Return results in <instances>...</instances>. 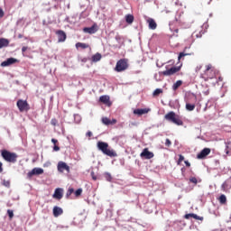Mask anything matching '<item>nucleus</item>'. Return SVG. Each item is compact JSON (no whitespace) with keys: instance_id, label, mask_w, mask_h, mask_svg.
Listing matches in <instances>:
<instances>
[{"instance_id":"nucleus-23","label":"nucleus","mask_w":231,"mask_h":231,"mask_svg":"<svg viewBox=\"0 0 231 231\" xmlns=\"http://www.w3.org/2000/svg\"><path fill=\"white\" fill-rule=\"evenodd\" d=\"M101 60H102V54L98 52L92 56V62H98Z\"/></svg>"},{"instance_id":"nucleus-52","label":"nucleus","mask_w":231,"mask_h":231,"mask_svg":"<svg viewBox=\"0 0 231 231\" xmlns=\"http://www.w3.org/2000/svg\"><path fill=\"white\" fill-rule=\"evenodd\" d=\"M18 39H23V34H18Z\"/></svg>"},{"instance_id":"nucleus-33","label":"nucleus","mask_w":231,"mask_h":231,"mask_svg":"<svg viewBox=\"0 0 231 231\" xmlns=\"http://www.w3.org/2000/svg\"><path fill=\"white\" fill-rule=\"evenodd\" d=\"M75 196L76 198H79L80 196H82V189H78L76 191H75Z\"/></svg>"},{"instance_id":"nucleus-39","label":"nucleus","mask_w":231,"mask_h":231,"mask_svg":"<svg viewBox=\"0 0 231 231\" xmlns=\"http://www.w3.org/2000/svg\"><path fill=\"white\" fill-rule=\"evenodd\" d=\"M202 68H203L202 65L197 66L196 69H195L196 73H199V71H201V69H202Z\"/></svg>"},{"instance_id":"nucleus-2","label":"nucleus","mask_w":231,"mask_h":231,"mask_svg":"<svg viewBox=\"0 0 231 231\" xmlns=\"http://www.w3.org/2000/svg\"><path fill=\"white\" fill-rule=\"evenodd\" d=\"M97 149L106 154V156H109L110 158H116L118 154L115 150L109 149V144L107 143L99 141L97 142Z\"/></svg>"},{"instance_id":"nucleus-8","label":"nucleus","mask_w":231,"mask_h":231,"mask_svg":"<svg viewBox=\"0 0 231 231\" xmlns=\"http://www.w3.org/2000/svg\"><path fill=\"white\" fill-rule=\"evenodd\" d=\"M140 156L142 158H144V160H151L154 158V153L152 152H150L149 148H144L143 152L140 153Z\"/></svg>"},{"instance_id":"nucleus-24","label":"nucleus","mask_w":231,"mask_h":231,"mask_svg":"<svg viewBox=\"0 0 231 231\" xmlns=\"http://www.w3.org/2000/svg\"><path fill=\"white\" fill-rule=\"evenodd\" d=\"M76 48H77V50H79V48H81V50H86V49L89 48V44L78 42V43H76Z\"/></svg>"},{"instance_id":"nucleus-5","label":"nucleus","mask_w":231,"mask_h":231,"mask_svg":"<svg viewBox=\"0 0 231 231\" xmlns=\"http://www.w3.org/2000/svg\"><path fill=\"white\" fill-rule=\"evenodd\" d=\"M129 68V61L127 59H121L119 60L115 67V71L117 73H122V71H125Z\"/></svg>"},{"instance_id":"nucleus-37","label":"nucleus","mask_w":231,"mask_h":231,"mask_svg":"<svg viewBox=\"0 0 231 231\" xmlns=\"http://www.w3.org/2000/svg\"><path fill=\"white\" fill-rule=\"evenodd\" d=\"M187 55H189V54H187V53H185V52H180V53L179 54L178 60H181V58H182V57H187Z\"/></svg>"},{"instance_id":"nucleus-15","label":"nucleus","mask_w":231,"mask_h":231,"mask_svg":"<svg viewBox=\"0 0 231 231\" xmlns=\"http://www.w3.org/2000/svg\"><path fill=\"white\" fill-rule=\"evenodd\" d=\"M58 171L60 172H64V171H67V172H69V166L64 162H60L58 163Z\"/></svg>"},{"instance_id":"nucleus-36","label":"nucleus","mask_w":231,"mask_h":231,"mask_svg":"<svg viewBox=\"0 0 231 231\" xmlns=\"http://www.w3.org/2000/svg\"><path fill=\"white\" fill-rule=\"evenodd\" d=\"M193 219H197L198 221H203V217H199V216L194 214Z\"/></svg>"},{"instance_id":"nucleus-53","label":"nucleus","mask_w":231,"mask_h":231,"mask_svg":"<svg viewBox=\"0 0 231 231\" xmlns=\"http://www.w3.org/2000/svg\"><path fill=\"white\" fill-rule=\"evenodd\" d=\"M226 154H228V150L226 151Z\"/></svg>"},{"instance_id":"nucleus-20","label":"nucleus","mask_w":231,"mask_h":231,"mask_svg":"<svg viewBox=\"0 0 231 231\" xmlns=\"http://www.w3.org/2000/svg\"><path fill=\"white\" fill-rule=\"evenodd\" d=\"M9 44H10V41H8V39H5V38L0 39V50L1 48L8 47Z\"/></svg>"},{"instance_id":"nucleus-49","label":"nucleus","mask_w":231,"mask_h":231,"mask_svg":"<svg viewBox=\"0 0 231 231\" xmlns=\"http://www.w3.org/2000/svg\"><path fill=\"white\" fill-rule=\"evenodd\" d=\"M26 50H28V47L23 46L22 48V53H24V51H26Z\"/></svg>"},{"instance_id":"nucleus-44","label":"nucleus","mask_w":231,"mask_h":231,"mask_svg":"<svg viewBox=\"0 0 231 231\" xmlns=\"http://www.w3.org/2000/svg\"><path fill=\"white\" fill-rule=\"evenodd\" d=\"M5 17V11L0 8V19Z\"/></svg>"},{"instance_id":"nucleus-46","label":"nucleus","mask_w":231,"mask_h":231,"mask_svg":"<svg viewBox=\"0 0 231 231\" xmlns=\"http://www.w3.org/2000/svg\"><path fill=\"white\" fill-rule=\"evenodd\" d=\"M91 176L92 180H94V181H97V175H95V172H91Z\"/></svg>"},{"instance_id":"nucleus-14","label":"nucleus","mask_w":231,"mask_h":231,"mask_svg":"<svg viewBox=\"0 0 231 231\" xmlns=\"http://www.w3.org/2000/svg\"><path fill=\"white\" fill-rule=\"evenodd\" d=\"M151 111V108H137L134 110V115L137 116H142V115H147Z\"/></svg>"},{"instance_id":"nucleus-1","label":"nucleus","mask_w":231,"mask_h":231,"mask_svg":"<svg viewBox=\"0 0 231 231\" xmlns=\"http://www.w3.org/2000/svg\"><path fill=\"white\" fill-rule=\"evenodd\" d=\"M217 69L216 67L212 66V64H208L205 66V70L200 74V79H203L205 82L208 80H212V79H216L217 75Z\"/></svg>"},{"instance_id":"nucleus-34","label":"nucleus","mask_w":231,"mask_h":231,"mask_svg":"<svg viewBox=\"0 0 231 231\" xmlns=\"http://www.w3.org/2000/svg\"><path fill=\"white\" fill-rule=\"evenodd\" d=\"M190 183H194V185H198V179L196 177L189 178Z\"/></svg>"},{"instance_id":"nucleus-9","label":"nucleus","mask_w":231,"mask_h":231,"mask_svg":"<svg viewBox=\"0 0 231 231\" xmlns=\"http://www.w3.org/2000/svg\"><path fill=\"white\" fill-rule=\"evenodd\" d=\"M44 174V170L42 168H34L27 173L28 178H32L33 176H39Z\"/></svg>"},{"instance_id":"nucleus-10","label":"nucleus","mask_w":231,"mask_h":231,"mask_svg":"<svg viewBox=\"0 0 231 231\" xmlns=\"http://www.w3.org/2000/svg\"><path fill=\"white\" fill-rule=\"evenodd\" d=\"M83 32L85 33H89L90 35H93V33H97V32H98V25H97V23H94L91 27H85L83 28Z\"/></svg>"},{"instance_id":"nucleus-21","label":"nucleus","mask_w":231,"mask_h":231,"mask_svg":"<svg viewBox=\"0 0 231 231\" xmlns=\"http://www.w3.org/2000/svg\"><path fill=\"white\" fill-rule=\"evenodd\" d=\"M222 188L224 190H228V189H231V179H227L223 184Z\"/></svg>"},{"instance_id":"nucleus-32","label":"nucleus","mask_w":231,"mask_h":231,"mask_svg":"<svg viewBox=\"0 0 231 231\" xmlns=\"http://www.w3.org/2000/svg\"><path fill=\"white\" fill-rule=\"evenodd\" d=\"M185 160V157L181 154H179V160L177 161L178 165H181V162Z\"/></svg>"},{"instance_id":"nucleus-41","label":"nucleus","mask_w":231,"mask_h":231,"mask_svg":"<svg viewBox=\"0 0 231 231\" xmlns=\"http://www.w3.org/2000/svg\"><path fill=\"white\" fill-rule=\"evenodd\" d=\"M165 145H166L167 147H171V145H172V143H171L169 139H166V141H165Z\"/></svg>"},{"instance_id":"nucleus-35","label":"nucleus","mask_w":231,"mask_h":231,"mask_svg":"<svg viewBox=\"0 0 231 231\" xmlns=\"http://www.w3.org/2000/svg\"><path fill=\"white\" fill-rule=\"evenodd\" d=\"M7 214L10 219H14V210L8 209Z\"/></svg>"},{"instance_id":"nucleus-12","label":"nucleus","mask_w":231,"mask_h":231,"mask_svg":"<svg viewBox=\"0 0 231 231\" xmlns=\"http://www.w3.org/2000/svg\"><path fill=\"white\" fill-rule=\"evenodd\" d=\"M210 152V148H204L199 153H198L197 158L198 160H203V158H207Z\"/></svg>"},{"instance_id":"nucleus-6","label":"nucleus","mask_w":231,"mask_h":231,"mask_svg":"<svg viewBox=\"0 0 231 231\" xmlns=\"http://www.w3.org/2000/svg\"><path fill=\"white\" fill-rule=\"evenodd\" d=\"M16 106L20 111V113H24V111H30V104H28V101L19 99L16 103Z\"/></svg>"},{"instance_id":"nucleus-31","label":"nucleus","mask_w":231,"mask_h":231,"mask_svg":"<svg viewBox=\"0 0 231 231\" xmlns=\"http://www.w3.org/2000/svg\"><path fill=\"white\" fill-rule=\"evenodd\" d=\"M73 192H75V189L73 188H69L66 193V198H69Z\"/></svg>"},{"instance_id":"nucleus-19","label":"nucleus","mask_w":231,"mask_h":231,"mask_svg":"<svg viewBox=\"0 0 231 231\" xmlns=\"http://www.w3.org/2000/svg\"><path fill=\"white\" fill-rule=\"evenodd\" d=\"M147 23L149 24L150 30H156V28L158 27V24L156 23V22L152 18H149L147 20Z\"/></svg>"},{"instance_id":"nucleus-3","label":"nucleus","mask_w":231,"mask_h":231,"mask_svg":"<svg viewBox=\"0 0 231 231\" xmlns=\"http://www.w3.org/2000/svg\"><path fill=\"white\" fill-rule=\"evenodd\" d=\"M164 118L167 120V122H171V124H175V125H183L181 116L176 115L174 111L168 112L164 116Z\"/></svg>"},{"instance_id":"nucleus-7","label":"nucleus","mask_w":231,"mask_h":231,"mask_svg":"<svg viewBox=\"0 0 231 231\" xmlns=\"http://www.w3.org/2000/svg\"><path fill=\"white\" fill-rule=\"evenodd\" d=\"M181 69V67H171L169 69L168 66H166V70L162 72V75L164 77H171L172 75H175V73H178Z\"/></svg>"},{"instance_id":"nucleus-16","label":"nucleus","mask_w":231,"mask_h":231,"mask_svg":"<svg viewBox=\"0 0 231 231\" xmlns=\"http://www.w3.org/2000/svg\"><path fill=\"white\" fill-rule=\"evenodd\" d=\"M17 62V59L15 58H8L6 60L1 63L2 68H6V66H12V64H15Z\"/></svg>"},{"instance_id":"nucleus-50","label":"nucleus","mask_w":231,"mask_h":231,"mask_svg":"<svg viewBox=\"0 0 231 231\" xmlns=\"http://www.w3.org/2000/svg\"><path fill=\"white\" fill-rule=\"evenodd\" d=\"M184 163L186 167H190V162H189V161H185Z\"/></svg>"},{"instance_id":"nucleus-38","label":"nucleus","mask_w":231,"mask_h":231,"mask_svg":"<svg viewBox=\"0 0 231 231\" xmlns=\"http://www.w3.org/2000/svg\"><path fill=\"white\" fill-rule=\"evenodd\" d=\"M184 217L185 219H190V217H194V213L186 214Z\"/></svg>"},{"instance_id":"nucleus-29","label":"nucleus","mask_w":231,"mask_h":231,"mask_svg":"<svg viewBox=\"0 0 231 231\" xmlns=\"http://www.w3.org/2000/svg\"><path fill=\"white\" fill-rule=\"evenodd\" d=\"M102 122L105 125H111V119L107 118V117H103L102 118Z\"/></svg>"},{"instance_id":"nucleus-13","label":"nucleus","mask_w":231,"mask_h":231,"mask_svg":"<svg viewBox=\"0 0 231 231\" xmlns=\"http://www.w3.org/2000/svg\"><path fill=\"white\" fill-rule=\"evenodd\" d=\"M63 196H64V189H62V188H58L55 189L54 194L52 195V198L54 199H62Z\"/></svg>"},{"instance_id":"nucleus-42","label":"nucleus","mask_w":231,"mask_h":231,"mask_svg":"<svg viewBox=\"0 0 231 231\" xmlns=\"http://www.w3.org/2000/svg\"><path fill=\"white\" fill-rule=\"evenodd\" d=\"M3 185H4L5 187H10V180H4V181H3Z\"/></svg>"},{"instance_id":"nucleus-28","label":"nucleus","mask_w":231,"mask_h":231,"mask_svg":"<svg viewBox=\"0 0 231 231\" xmlns=\"http://www.w3.org/2000/svg\"><path fill=\"white\" fill-rule=\"evenodd\" d=\"M163 93V90L162 88H157L153 91L152 95L153 97H158L159 95H162Z\"/></svg>"},{"instance_id":"nucleus-18","label":"nucleus","mask_w":231,"mask_h":231,"mask_svg":"<svg viewBox=\"0 0 231 231\" xmlns=\"http://www.w3.org/2000/svg\"><path fill=\"white\" fill-rule=\"evenodd\" d=\"M99 102H102V104H105L106 106H111L109 96H101L99 97Z\"/></svg>"},{"instance_id":"nucleus-43","label":"nucleus","mask_w":231,"mask_h":231,"mask_svg":"<svg viewBox=\"0 0 231 231\" xmlns=\"http://www.w3.org/2000/svg\"><path fill=\"white\" fill-rule=\"evenodd\" d=\"M86 136H88V138H91V136H93V133L91 131L87 132Z\"/></svg>"},{"instance_id":"nucleus-47","label":"nucleus","mask_w":231,"mask_h":231,"mask_svg":"<svg viewBox=\"0 0 231 231\" xmlns=\"http://www.w3.org/2000/svg\"><path fill=\"white\" fill-rule=\"evenodd\" d=\"M116 124V119L110 120V125H115Z\"/></svg>"},{"instance_id":"nucleus-22","label":"nucleus","mask_w":231,"mask_h":231,"mask_svg":"<svg viewBox=\"0 0 231 231\" xmlns=\"http://www.w3.org/2000/svg\"><path fill=\"white\" fill-rule=\"evenodd\" d=\"M125 21L128 24H133L134 23V16L133 14H126Z\"/></svg>"},{"instance_id":"nucleus-27","label":"nucleus","mask_w":231,"mask_h":231,"mask_svg":"<svg viewBox=\"0 0 231 231\" xmlns=\"http://www.w3.org/2000/svg\"><path fill=\"white\" fill-rule=\"evenodd\" d=\"M218 201L221 203V205H225V203H226V196L221 195L218 199Z\"/></svg>"},{"instance_id":"nucleus-45","label":"nucleus","mask_w":231,"mask_h":231,"mask_svg":"<svg viewBox=\"0 0 231 231\" xmlns=\"http://www.w3.org/2000/svg\"><path fill=\"white\" fill-rule=\"evenodd\" d=\"M53 151H60V147H59L57 144L54 145Z\"/></svg>"},{"instance_id":"nucleus-51","label":"nucleus","mask_w":231,"mask_h":231,"mask_svg":"<svg viewBox=\"0 0 231 231\" xmlns=\"http://www.w3.org/2000/svg\"><path fill=\"white\" fill-rule=\"evenodd\" d=\"M3 172V162H0V173Z\"/></svg>"},{"instance_id":"nucleus-48","label":"nucleus","mask_w":231,"mask_h":231,"mask_svg":"<svg viewBox=\"0 0 231 231\" xmlns=\"http://www.w3.org/2000/svg\"><path fill=\"white\" fill-rule=\"evenodd\" d=\"M51 142L54 143V145H57L59 141L57 139H51Z\"/></svg>"},{"instance_id":"nucleus-4","label":"nucleus","mask_w":231,"mask_h":231,"mask_svg":"<svg viewBox=\"0 0 231 231\" xmlns=\"http://www.w3.org/2000/svg\"><path fill=\"white\" fill-rule=\"evenodd\" d=\"M1 156L8 163H16L17 158H19V155H17V153L12 152L8 150H2Z\"/></svg>"},{"instance_id":"nucleus-26","label":"nucleus","mask_w":231,"mask_h":231,"mask_svg":"<svg viewBox=\"0 0 231 231\" xmlns=\"http://www.w3.org/2000/svg\"><path fill=\"white\" fill-rule=\"evenodd\" d=\"M186 109L187 111H194L196 109L195 104L186 103Z\"/></svg>"},{"instance_id":"nucleus-40","label":"nucleus","mask_w":231,"mask_h":231,"mask_svg":"<svg viewBox=\"0 0 231 231\" xmlns=\"http://www.w3.org/2000/svg\"><path fill=\"white\" fill-rule=\"evenodd\" d=\"M59 123V121H57V119L56 118H53V119H51V125H57V124Z\"/></svg>"},{"instance_id":"nucleus-25","label":"nucleus","mask_w":231,"mask_h":231,"mask_svg":"<svg viewBox=\"0 0 231 231\" xmlns=\"http://www.w3.org/2000/svg\"><path fill=\"white\" fill-rule=\"evenodd\" d=\"M183 84V81L181 80H177L173 86H172V89L173 91H176L178 89V88H180L181 85Z\"/></svg>"},{"instance_id":"nucleus-11","label":"nucleus","mask_w":231,"mask_h":231,"mask_svg":"<svg viewBox=\"0 0 231 231\" xmlns=\"http://www.w3.org/2000/svg\"><path fill=\"white\" fill-rule=\"evenodd\" d=\"M56 35L58 36V42H64L68 38L66 32L62 30L56 31Z\"/></svg>"},{"instance_id":"nucleus-30","label":"nucleus","mask_w":231,"mask_h":231,"mask_svg":"<svg viewBox=\"0 0 231 231\" xmlns=\"http://www.w3.org/2000/svg\"><path fill=\"white\" fill-rule=\"evenodd\" d=\"M104 178L106 180V181H112V180H113V177L111 176V173H109V172H106L104 174Z\"/></svg>"},{"instance_id":"nucleus-17","label":"nucleus","mask_w":231,"mask_h":231,"mask_svg":"<svg viewBox=\"0 0 231 231\" xmlns=\"http://www.w3.org/2000/svg\"><path fill=\"white\" fill-rule=\"evenodd\" d=\"M52 214L54 217H59V216H62L64 214V210L62 209V208L55 206L52 209Z\"/></svg>"}]
</instances>
